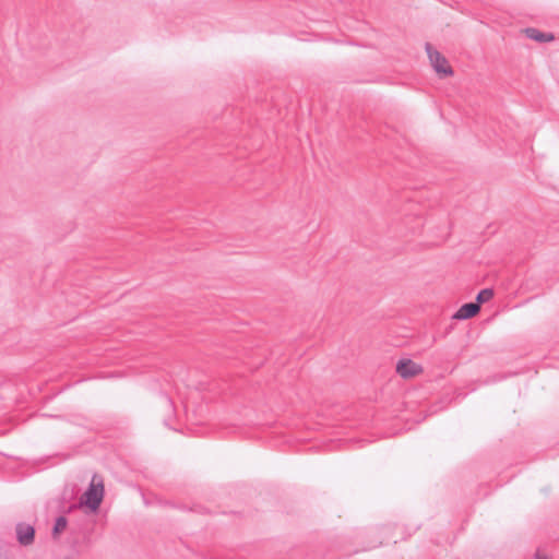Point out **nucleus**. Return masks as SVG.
<instances>
[{
	"mask_svg": "<svg viewBox=\"0 0 559 559\" xmlns=\"http://www.w3.org/2000/svg\"><path fill=\"white\" fill-rule=\"evenodd\" d=\"M68 520L66 516L61 515L58 516L55 521L53 527H52V537L57 538L58 535L67 527Z\"/></svg>",
	"mask_w": 559,
	"mask_h": 559,
	"instance_id": "0eeeda50",
	"label": "nucleus"
},
{
	"mask_svg": "<svg viewBox=\"0 0 559 559\" xmlns=\"http://www.w3.org/2000/svg\"><path fill=\"white\" fill-rule=\"evenodd\" d=\"M104 498V485L103 483L94 484V480L91 483L86 491L82 495L80 499L81 504H85L92 511H96Z\"/></svg>",
	"mask_w": 559,
	"mask_h": 559,
	"instance_id": "f03ea898",
	"label": "nucleus"
},
{
	"mask_svg": "<svg viewBox=\"0 0 559 559\" xmlns=\"http://www.w3.org/2000/svg\"><path fill=\"white\" fill-rule=\"evenodd\" d=\"M480 310V306L476 302H467L460 307V309L452 316L455 320H467L475 317Z\"/></svg>",
	"mask_w": 559,
	"mask_h": 559,
	"instance_id": "39448f33",
	"label": "nucleus"
},
{
	"mask_svg": "<svg viewBox=\"0 0 559 559\" xmlns=\"http://www.w3.org/2000/svg\"><path fill=\"white\" fill-rule=\"evenodd\" d=\"M425 48L432 68L440 78L453 74V70L449 66L448 60L438 50H436L431 44L426 43Z\"/></svg>",
	"mask_w": 559,
	"mask_h": 559,
	"instance_id": "f257e3e1",
	"label": "nucleus"
},
{
	"mask_svg": "<svg viewBox=\"0 0 559 559\" xmlns=\"http://www.w3.org/2000/svg\"><path fill=\"white\" fill-rule=\"evenodd\" d=\"M493 297V290L491 288L481 289L476 296V304L480 306L484 302L489 301Z\"/></svg>",
	"mask_w": 559,
	"mask_h": 559,
	"instance_id": "6e6552de",
	"label": "nucleus"
},
{
	"mask_svg": "<svg viewBox=\"0 0 559 559\" xmlns=\"http://www.w3.org/2000/svg\"><path fill=\"white\" fill-rule=\"evenodd\" d=\"M423 371V367L416 362H414L412 359H401L396 364V372L403 378V379H409L417 374H419Z\"/></svg>",
	"mask_w": 559,
	"mask_h": 559,
	"instance_id": "20e7f679",
	"label": "nucleus"
},
{
	"mask_svg": "<svg viewBox=\"0 0 559 559\" xmlns=\"http://www.w3.org/2000/svg\"><path fill=\"white\" fill-rule=\"evenodd\" d=\"M535 559H547L546 557L540 556L538 552L534 556Z\"/></svg>",
	"mask_w": 559,
	"mask_h": 559,
	"instance_id": "9d476101",
	"label": "nucleus"
},
{
	"mask_svg": "<svg viewBox=\"0 0 559 559\" xmlns=\"http://www.w3.org/2000/svg\"><path fill=\"white\" fill-rule=\"evenodd\" d=\"M160 403L164 406L166 413H168L169 415L174 414L173 401L166 394L160 395Z\"/></svg>",
	"mask_w": 559,
	"mask_h": 559,
	"instance_id": "1a4fd4ad",
	"label": "nucleus"
},
{
	"mask_svg": "<svg viewBox=\"0 0 559 559\" xmlns=\"http://www.w3.org/2000/svg\"><path fill=\"white\" fill-rule=\"evenodd\" d=\"M524 33L527 38L533 39L538 43H548L555 39L552 33H544L535 27H527L524 29Z\"/></svg>",
	"mask_w": 559,
	"mask_h": 559,
	"instance_id": "423d86ee",
	"label": "nucleus"
},
{
	"mask_svg": "<svg viewBox=\"0 0 559 559\" xmlns=\"http://www.w3.org/2000/svg\"><path fill=\"white\" fill-rule=\"evenodd\" d=\"M35 527L25 522H19L15 525V535L21 546H31L35 540Z\"/></svg>",
	"mask_w": 559,
	"mask_h": 559,
	"instance_id": "7ed1b4c3",
	"label": "nucleus"
},
{
	"mask_svg": "<svg viewBox=\"0 0 559 559\" xmlns=\"http://www.w3.org/2000/svg\"><path fill=\"white\" fill-rule=\"evenodd\" d=\"M164 424H165L166 426H168V419H167V418H165V419H164Z\"/></svg>",
	"mask_w": 559,
	"mask_h": 559,
	"instance_id": "9b49d317",
	"label": "nucleus"
}]
</instances>
